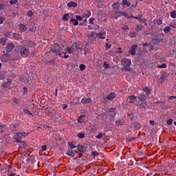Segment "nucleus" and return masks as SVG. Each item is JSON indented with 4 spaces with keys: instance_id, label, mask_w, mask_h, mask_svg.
I'll list each match as a JSON object with an SVG mask.
<instances>
[{
    "instance_id": "obj_44",
    "label": "nucleus",
    "mask_w": 176,
    "mask_h": 176,
    "mask_svg": "<svg viewBox=\"0 0 176 176\" xmlns=\"http://www.w3.org/2000/svg\"><path fill=\"white\" fill-rule=\"evenodd\" d=\"M29 46H31L32 47H34V46H36V44L32 41L29 42Z\"/></svg>"
},
{
    "instance_id": "obj_30",
    "label": "nucleus",
    "mask_w": 176,
    "mask_h": 176,
    "mask_svg": "<svg viewBox=\"0 0 176 176\" xmlns=\"http://www.w3.org/2000/svg\"><path fill=\"white\" fill-rule=\"evenodd\" d=\"M104 135H105V134L102 133H99L96 137L98 138V140H101V138H102Z\"/></svg>"
},
{
    "instance_id": "obj_42",
    "label": "nucleus",
    "mask_w": 176,
    "mask_h": 176,
    "mask_svg": "<svg viewBox=\"0 0 176 176\" xmlns=\"http://www.w3.org/2000/svg\"><path fill=\"white\" fill-rule=\"evenodd\" d=\"M131 19H135L136 20H138L139 21H140L141 19H142V15L140 16H133L131 17Z\"/></svg>"
},
{
    "instance_id": "obj_5",
    "label": "nucleus",
    "mask_w": 176,
    "mask_h": 176,
    "mask_svg": "<svg viewBox=\"0 0 176 176\" xmlns=\"http://www.w3.org/2000/svg\"><path fill=\"white\" fill-rule=\"evenodd\" d=\"M13 49H14V45H13V43H8L5 48V51H3V54L5 56H9V53H10Z\"/></svg>"
},
{
    "instance_id": "obj_63",
    "label": "nucleus",
    "mask_w": 176,
    "mask_h": 176,
    "mask_svg": "<svg viewBox=\"0 0 176 176\" xmlns=\"http://www.w3.org/2000/svg\"><path fill=\"white\" fill-rule=\"evenodd\" d=\"M133 8H135V6H137V3H135V4H133V5L131 6V8H133Z\"/></svg>"
},
{
    "instance_id": "obj_59",
    "label": "nucleus",
    "mask_w": 176,
    "mask_h": 176,
    "mask_svg": "<svg viewBox=\"0 0 176 176\" xmlns=\"http://www.w3.org/2000/svg\"><path fill=\"white\" fill-rule=\"evenodd\" d=\"M0 133H3V127L0 125Z\"/></svg>"
},
{
    "instance_id": "obj_50",
    "label": "nucleus",
    "mask_w": 176,
    "mask_h": 176,
    "mask_svg": "<svg viewBox=\"0 0 176 176\" xmlns=\"http://www.w3.org/2000/svg\"><path fill=\"white\" fill-rule=\"evenodd\" d=\"M10 3H11V5H13L14 3H17V0H10Z\"/></svg>"
},
{
    "instance_id": "obj_6",
    "label": "nucleus",
    "mask_w": 176,
    "mask_h": 176,
    "mask_svg": "<svg viewBox=\"0 0 176 176\" xmlns=\"http://www.w3.org/2000/svg\"><path fill=\"white\" fill-rule=\"evenodd\" d=\"M60 50H61V46L58 45V43L54 44L51 47V52H53V53H55V54H60Z\"/></svg>"
},
{
    "instance_id": "obj_26",
    "label": "nucleus",
    "mask_w": 176,
    "mask_h": 176,
    "mask_svg": "<svg viewBox=\"0 0 176 176\" xmlns=\"http://www.w3.org/2000/svg\"><path fill=\"white\" fill-rule=\"evenodd\" d=\"M85 116H80L78 119V123H83V122H85Z\"/></svg>"
},
{
    "instance_id": "obj_41",
    "label": "nucleus",
    "mask_w": 176,
    "mask_h": 176,
    "mask_svg": "<svg viewBox=\"0 0 176 176\" xmlns=\"http://www.w3.org/2000/svg\"><path fill=\"white\" fill-rule=\"evenodd\" d=\"M142 28H144V26L141 25H138L136 28V30L137 31H141V30H142Z\"/></svg>"
},
{
    "instance_id": "obj_56",
    "label": "nucleus",
    "mask_w": 176,
    "mask_h": 176,
    "mask_svg": "<svg viewBox=\"0 0 176 176\" xmlns=\"http://www.w3.org/2000/svg\"><path fill=\"white\" fill-rule=\"evenodd\" d=\"M47 148V146H46V145L42 146V151H46Z\"/></svg>"
},
{
    "instance_id": "obj_51",
    "label": "nucleus",
    "mask_w": 176,
    "mask_h": 176,
    "mask_svg": "<svg viewBox=\"0 0 176 176\" xmlns=\"http://www.w3.org/2000/svg\"><path fill=\"white\" fill-rule=\"evenodd\" d=\"M33 13L32 11H28V17H31V16H32Z\"/></svg>"
},
{
    "instance_id": "obj_31",
    "label": "nucleus",
    "mask_w": 176,
    "mask_h": 176,
    "mask_svg": "<svg viewBox=\"0 0 176 176\" xmlns=\"http://www.w3.org/2000/svg\"><path fill=\"white\" fill-rule=\"evenodd\" d=\"M103 67L104 69H108V68H109V64H108L107 61H104L103 63Z\"/></svg>"
},
{
    "instance_id": "obj_64",
    "label": "nucleus",
    "mask_w": 176,
    "mask_h": 176,
    "mask_svg": "<svg viewBox=\"0 0 176 176\" xmlns=\"http://www.w3.org/2000/svg\"><path fill=\"white\" fill-rule=\"evenodd\" d=\"M88 30H93V28H91V25H89V26H88Z\"/></svg>"
},
{
    "instance_id": "obj_60",
    "label": "nucleus",
    "mask_w": 176,
    "mask_h": 176,
    "mask_svg": "<svg viewBox=\"0 0 176 176\" xmlns=\"http://www.w3.org/2000/svg\"><path fill=\"white\" fill-rule=\"evenodd\" d=\"M27 90H28V89L26 87H23L24 94L27 93Z\"/></svg>"
},
{
    "instance_id": "obj_19",
    "label": "nucleus",
    "mask_w": 176,
    "mask_h": 176,
    "mask_svg": "<svg viewBox=\"0 0 176 176\" xmlns=\"http://www.w3.org/2000/svg\"><path fill=\"white\" fill-rule=\"evenodd\" d=\"M70 17H69V14H65L63 16L62 20L63 21H68V20H69Z\"/></svg>"
},
{
    "instance_id": "obj_25",
    "label": "nucleus",
    "mask_w": 176,
    "mask_h": 176,
    "mask_svg": "<svg viewBox=\"0 0 176 176\" xmlns=\"http://www.w3.org/2000/svg\"><path fill=\"white\" fill-rule=\"evenodd\" d=\"M69 23H72L73 25H78V24H79V22H78V20L74 19H72Z\"/></svg>"
},
{
    "instance_id": "obj_28",
    "label": "nucleus",
    "mask_w": 176,
    "mask_h": 176,
    "mask_svg": "<svg viewBox=\"0 0 176 176\" xmlns=\"http://www.w3.org/2000/svg\"><path fill=\"white\" fill-rule=\"evenodd\" d=\"M124 121H123V120H120L116 122V124L118 126H122L124 124Z\"/></svg>"
},
{
    "instance_id": "obj_17",
    "label": "nucleus",
    "mask_w": 176,
    "mask_h": 176,
    "mask_svg": "<svg viewBox=\"0 0 176 176\" xmlns=\"http://www.w3.org/2000/svg\"><path fill=\"white\" fill-rule=\"evenodd\" d=\"M130 104H134L135 100H137V97L135 96H131L129 97Z\"/></svg>"
},
{
    "instance_id": "obj_13",
    "label": "nucleus",
    "mask_w": 176,
    "mask_h": 176,
    "mask_svg": "<svg viewBox=\"0 0 176 176\" xmlns=\"http://www.w3.org/2000/svg\"><path fill=\"white\" fill-rule=\"evenodd\" d=\"M93 102V100L89 98H83L81 100V104H90V102Z\"/></svg>"
},
{
    "instance_id": "obj_46",
    "label": "nucleus",
    "mask_w": 176,
    "mask_h": 176,
    "mask_svg": "<svg viewBox=\"0 0 176 176\" xmlns=\"http://www.w3.org/2000/svg\"><path fill=\"white\" fill-rule=\"evenodd\" d=\"M168 125L173 124V119H169L166 121Z\"/></svg>"
},
{
    "instance_id": "obj_11",
    "label": "nucleus",
    "mask_w": 176,
    "mask_h": 176,
    "mask_svg": "<svg viewBox=\"0 0 176 176\" xmlns=\"http://www.w3.org/2000/svg\"><path fill=\"white\" fill-rule=\"evenodd\" d=\"M90 16H91V12H90L89 10H87L82 14V19H89Z\"/></svg>"
},
{
    "instance_id": "obj_48",
    "label": "nucleus",
    "mask_w": 176,
    "mask_h": 176,
    "mask_svg": "<svg viewBox=\"0 0 176 176\" xmlns=\"http://www.w3.org/2000/svg\"><path fill=\"white\" fill-rule=\"evenodd\" d=\"M5 21V17L0 16V24H2Z\"/></svg>"
},
{
    "instance_id": "obj_16",
    "label": "nucleus",
    "mask_w": 176,
    "mask_h": 176,
    "mask_svg": "<svg viewBox=\"0 0 176 176\" xmlns=\"http://www.w3.org/2000/svg\"><path fill=\"white\" fill-rule=\"evenodd\" d=\"M135 50H137V45H133L130 49L129 53H131V54H132V56H135Z\"/></svg>"
},
{
    "instance_id": "obj_35",
    "label": "nucleus",
    "mask_w": 176,
    "mask_h": 176,
    "mask_svg": "<svg viewBox=\"0 0 176 176\" xmlns=\"http://www.w3.org/2000/svg\"><path fill=\"white\" fill-rule=\"evenodd\" d=\"M158 68H167V65L166 63H162V65H159L158 66Z\"/></svg>"
},
{
    "instance_id": "obj_43",
    "label": "nucleus",
    "mask_w": 176,
    "mask_h": 176,
    "mask_svg": "<svg viewBox=\"0 0 176 176\" xmlns=\"http://www.w3.org/2000/svg\"><path fill=\"white\" fill-rule=\"evenodd\" d=\"M105 46H106V50H108L109 49H111V46H112V45L108 43H106Z\"/></svg>"
},
{
    "instance_id": "obj_21",
    "label": "nucleus",
    "mask_w": 176,
    "mask_h": 176,
    "mask_svg": "<svg viewBox=\"0 0 176 176\" xmlns=\"http://www.w3.org/2000/svg\"><path fill=\"white\" fill-rule=\"evenodd\" d=\"M124 16V17H126V19H131V17H133V14H130V15H128L127 14H126V12H120V16Z\"/></svg>"
},
{
    "instance_id": "obj_29",
    "label": "nucleus",
    "mask_w": 176,
    "mask_h": 176,
    "mask_svg": "<svg viewBox=\"0 0 176 176\" xmlns=\"http://www.w3.org/2000/svg\"><path fill=\"white\" fill-rule=\"evenodd\" d=\"M79 69L80 71H85V69H86V65H85V64H80L79 65Z\"/></svg>"
},
{
    "instance_id": "obj_12",
    "label": "nucleus",
    "mask_w": 176,
    "mask_h": 176,
    "mask_svg": "<svg viewBox=\"0 0 176 176\" xmlns=\"http://www.w3.org/2000/svg\"><path fill=\"white\" fill-rule=\"evenodd\" d=\"M10 83H12V79L7 78V82H4L3 83V87L9 88L10 86Z\"/></svg>"
},
{
    "instance_id": "obj_3",
    "label": "nucleus",
    "mask_w": 176,
    "mask_h": 176,
    "mask_svg": "<svg viewBox=\"0 0 176 176\" xmlns=\"http://www.w3.org/2000/svg\"><path fill=\"white\" fill-rule=\"evenodd\" d=\"M16 51L20 52L22 57H27L28 56H30V50L25 48L24 47L19 46V47L16 48Z\"/></svg>"
},
{
    "instance_id": "obj_2",
    "label": "nucleus",
    "mask_w": 176,
    "mask_h": 176,
    "mask_svg": "<svg viewBox=\"0 0 176 176\" xmlns=\"http://www.w3.org/2000/svg\"><path fill=\"white\" fill-rule=\"evenodd\" d=\"M121 64L123 65L124 71H131V68H130V65H131V60L124 58L121 60Z\"/></svg>"
},
{
    "instance_id": "obj_23",
    "label": "nucleus",
    "mask_w": 176,
    "mask_h": 176,
    "mask_svg": "<svg viewBox=\"0 0 176 176\" xmlns=\"http://www.w3.org/2000/svg\"><path fill=\"white\" fill-rule=\"evenodd\" d=\"M171 31V27L170 26H166L164 28V32L165 34H168Z\"/></svg>"
},
{
    "instance_id": "obj_57",
    "label": "nucleus",
    "mask_w": 176,
    "mask_h": 176,
    "mask_svg": "<svg viewBox=\"0 0 176 176\" xmlns=\"http://www.w3.org/2000/svg\"><path fill=\"white\" fill-rule=\"evenodd\" d=\"M175 98H176V96H172L168 98V100H175Z\"/></svg>"
},
{
    "instance_id": "obj_34",
    "label": "nucleus",
    "mask_w": 176,
    "mask_h": 176,
    "mask_svg": "<svg viewBox=\"0 0 176 176\" xmlns=\"http://www.w3.org/2000/svg\"><path fill=\"white\" fill-rule=\"evenodd\" d=\"M170 17L172 19H176V12L175 11H173L170 12Z\"/></svg>"
},
{
    "instance_id": "obj_20",
    "label": "nucleus",
    "mask_w": 176,
    "mask_h": 176,
    "mask_svg": "<svg viewBox=\"0 0 176 176\" xmlns=\"http://www.w3.org/2000/svg\"><path fill=\"white\" fill-rule=\"evenodd\" d=\"M122 6H126L127 8H129V6H130V5H131V3H130V2H129L127 0H122Z\"/></svg>"
},
{
    "instance_id": "obj_10",
    "label": "nucleus",
    "mask_w": 176,
    "mask_h": 176,
    "mask_svg": "<svg viewBox=\"0 0 176 176\" xmlns=\"http://www.w3.org/2000/svg\"><path fill=\"white\" fill-rule=\"evenodd\" d=\"M115 111H116V108H111L108 111V115L111 117V118H115V116H116V113L115 112Z\"/></svg>"
},
{
    "instance_id": "obj_55",
    "label": "nucleus",
    "mask_w": 176,
    "mask_h": 176,
    "mask_svg": "<svg viewBox=\"0 0 176 176\" xmlns=\"http://www.w3.org/2000/svg\"><path fill=\"white\" fill-rule=\"evenodd\" d=\"M157 42H159V39H153V40H152V43H157Z\"/></svg>"
},
{
    "instance_id": "obj_36",
    "label": "nucleus",
    "mask_w": 176,
    "mask_h": 176,
    "mask_svg": "<svg viewBox=\"0 0 176 176\" xmlns=\"http://www.w3.org/2000/svg\"><path fill=\"white\" fill-rule=\"evenodd\" d=\"M0 43L5 45L6 43V38H2L0 39Z\"/></svg>"
},
{
    "instance_id": "obj_47",
    "label": "nucleus",
    "mask_w": 176,
    "mask_h": 176,
    "mask_svg": "<svg viewBox=\"0 0 176 176\" xmlns=\"http://www.w3.org/2000/svg\"><path fill=\"white\" fill-rule=\"evenodd\" d=\"M69 146L72 149H74V148H76V146H74L72 142H69Z\"/></svg>"
},
{
    "instance_id": "obj_45",
    "label": "nucleus",
    "mask_w": 176,
    "mask_h": 176,
    "mask_svg": "<svg viewBox=\"0 0 176 176\" xmlns=\"http://www.w3.org/2000/svg\"><path fill=\"white\" fill-rule=\"evenodd\" d=\"M92 156H94V157H97V156H98V152L93 151L92 152Z\"/></svg>"
},
{
    "instance_id": "obj_7",
    "label": "nucleus",
    "mask_w": 176,
    "mask_h": 176,
    "mask_svg": "<svg viewBox=\"0 0 176 176\" xmlns=\"http://www.w3.org/2000/svg\"><path fill=\"white\" fill-rule=\"evenodd\" d=\"M96 35L99 39H105V36H107V33L105 32H101L99 33H96V32H92L91 34V36H94Z\"/></svg>"
},
{
    "instance_id": "obj_53",
    "label": "nucleus",
    "mask_w": 176,
    "mask_h": 176,
    "mask_svg": "<svg viewBox=\"0 0 176 176\" xmlns=\"http://www.w3.org/2000/svg\"><path fill=\"white\" fill-rule=\"evenodd\" d=\"M93 21H94V18L89 19V24H93Z\"/></svg>"
},
{
    "instance_id": "obj_62",
    "label": "nucleus",
    "mask_w": 176,
    "mask_h": 176,
    "mask_svg": "<svg viewBox=\"0 0 176 176\" xmlns=\"http://www.w3.org/2000/svg\"><path fill=\"white\" fill-rule=\"evenodd\" d=\"M4 6L3 4H0V10L3 9Z\"/></svg>"
},
{
    "instance_id": "obj_22",
    "label": "nucleus",
    "mask_w": 176,
    "mask_h": 176,
    "mask_svg": "<svg viewBox=\"0 0 176 176\" xmlns=\"http://www.w3.org/2000/svg\"><path fill=\"white\" fill-rule=\"evenodd\" d=\"M143 91L146 92V96H149V94H151V89L148 87H144Z\"/></svg>"
},
{
    "instance_id": "obj_18",
    "label": "nucleus",
    "mask_w": 176,
    "mask_h": 176,
    "mask_svg": "<svg viewBox=\"0 0 176 176\" xmlns=\"http://www.w3.org/2000/svg\"><path fill=\"white\" fill-rule=\"evenodd\" d=\"M111 16L114 17V19H118V17H120V12L113 11L111 12Z\"/></svg>"
},
{
    "instance_id": "obj_14",
    "label": "nucleus",
    "mask_w": 176,
    "mask_h": 176,
    "mask_svg": "<svg viewBox=\"0 0 176 176\" xmlns=\"http://www.w3.org/2000/svg\"><path fill=\"white\" fill-rule=\"evenodd\" d=\"M19 31V32H24V31H27V25L24 24H20Z\"/></svg>"
},
{
    "instance_id": "obj_49",
    "label": "nucleus",
    "mask_w": 176,
    "mask_h": 176,
    "mask_svg": "<svg viewBox=\"0 0 176 176\" xmlns=\"http://www.w3.org/2000/svg\"><path fill=\"white\" fill-rule=\"evenodd\" d=\"M122 30H124V31H127V30H129V26L127 25H124Z\"/></svg>"
},
{
    "instance_id": "obj_15",
    "label": "nucleus",
    "mask_w": 176,
    "mask_h": 176,
    "mask_svg": "<svg viewBox=\"0 0 176 176\" xmlns=\"http://www.w3.org/2000/svg\"><path fill=\"white\" fill-rule=\"evenodd\" d=\"M67 8H78V3L74 1L67 3Z\"/></svg>"
},
{
    "instance_id": "obj_33",
    "label": "nucleus",
    "mask_w": 176,
    "mask_h": 176,
    "mask_svg": "<svg viewBox=\"0 0 176 176\" xmlns=\"http://www.w3.org/2000/svg\"><path fill=\"white\" fill-rule=\"evenodd\" d=\"M67 155H68V156H71L72 157H74V156H75V153H74L72 151H67Z\"/></svg>"
},
{
    "instance_id": "obj_24",
    "label": "nucleus",
    "mask_w": 176,
    "mask_h": 176,
    "mask_svg": "<svg viewBox=\"0 0 176 176\" xmlns=\"http://www.w3.org/2000/svg\"><path fill=\"white\" fill-rule=\"evenodd\" d=\"M5 78H6L5 72H0V79L3 80Z\"/></svg>"
},
{
    "instance_id": "obj_52",
    "label": "nucleus",
    "mask_w": 176,
    "mask_h": 176,
    "mask_svg": "<svg viewBox=\"0 0 176 176\" xmlns=\"http://www.w3.org/2000/svg\"><path fill=\"white\" fill-rule=\"evenodd\" d=\"M170 27H172V28H176V24L175 23H170Z\"/></svg>"
},
{
    "instance_id": "obj_4",
    "label": "nucleus",
    "mask_w": 176,
    "mask_h": 176,
    "mask_svg": "<svg viewBox=\"0 0 176 176\" xmlns=\"http://www.w3.org/2000/svg\"><path fill=\"white\" fill-rule=\"evenodd\" d=\"M30 133L28 132H23V133H16L14 135V139L17 142H20L21 140H23V137H27Z\"/></svg>"
},
{
    "instance_id": "obj_54",
    "label": "nucleus",
    "mask_w": 176,
    "mask_h": 176,
    "mask_svg": "<svg viewBox=\"0 0 176 176\" xmlns=\"http://www.w3.org/2000/svg\"><path fill=\"white\" fill-rule=\"evenodd\" d=\"M146 21V19H140V23H145Z\"/></svg>"
},
{
    "instance_id": "obj_39",
    "label": "nucleus",
    "mask_w": 176,
    "mask_h": 176,
    "mask_svg": "<svg viewBox=\"0 0 176 176\" xmlns=\"http://www.w3.org/2000/svg\"><path fill=\"white\" fill-rule=\"evenodd\" d=\"M136 36H137V33L136 32H131L129 34V36H131V38H135Z\"/></svg>"
},
{
    "instance_id": "obj_40",
    "label": "nucleus",
    "mask_w": 176,
    "mask_h": 176,
    "mask_svg": "<svg viewBox=\"0 0 176 176\" xmlns=\"http://www.w3.org/2000/svg\"><path fill=\"white\" fill-rule=\"evenodd\" d=\"M77 137H78V138H85V133H78Z\"/></svg>"
},
{
    "instance_id": "obj_38",
    "label": "nucleus",
    "mask_w": 176,
    "mask_h": 176,
    "mask_svg": "<svg viewBox=\"0 0 176 176\" xmlns=\"http://www.w3.org/2000/svg\"><path fill=\"white\" fill-rule=\"evenodd\" d=\"M76 19L78 21H82V20H83V17L82 16H80L79 15H76Z\"/></svg>"
},
{
    "instance_id": "obj_9",
    "label": "nucleus",
    "mask_w": 176,
    "mask_h": 176,
    "mask_svg": "<svg viewBox=\"0 0 176 176\" xmlns=\"http://www.w3.org/2000/svg\"><path fill=\"white\" fill-rule=\"evenodd\" d=\"M115 97H116V94L111 93L109 95H107V96L106 98H104V101H107V100L108 101H112V100H113V98H115Z\"/></svg>"
},
{
    "instance_id": "obj_8",
    "label": "nucleus",
    "mask_w": 176,
    "mask_h": 176,
    "mask_svg": "<svg viewBox=\"0 0 176 176\" xmlns=\"http://www.w3.org/2000/svg\"><path fill=\"white\" fill-rule=\"evenodd\" d=\"M145 98H146L145 95L140 94L138 97L140 102H137L136 105H138V107H141V105H142V104H144V102H145Z\"/></svg>"
},
{
    "instance_id": "obj_61",
    "label": "nucleus",
    "mask_w": 176,
    "mask_h": 176,
    "mask_svg": "<svg viewBox=\"0 0 176 176\" xmlns=\"http://www.w3.org/2000/svg\"><path fill=\"white\" fill-rule=\"evenodd\" d=\"M67 104H63V109L64 110V109H65L66 108H67Z\"/></svg>"
},
{
    "instance_id": "obj_1",
    "label": "nucleus",
    "mask_w": 176,
    "mask_h": 176,
    "mask_svg": "<svg viewBox=\"0 0 176 176\" xmlns=\"http://www.w3.org/2000/svg\"><path fill=\"white\" fill-rule=\"evenodd\" d=\"M76 50H78V43H74L72 46L67 47L65 49V52H61L58 54V56L62 58H68L69 57V55L68 54H72Z\"/></svg>"
},
{
    "instance_id": "obj_58",
    "label": "nucleus",
    "mask_w": 176,
    "mask_h": 176,
    "mask_svg": "<svg viewBox=\"0 0 176 176\" xmlns=\"http://www.w3.org/2000/svg\"><path fill=\"white\" fill-rule=\"evenodd\" d=\"M149 123H150V124H151V126H153V124H155V121H153V120H150V121H149Z\"/></svg>"
},
{
    "instance_id": "obj_37",
    "label": "nucleus",
    "mask_w": 176,
    "mask_h": 176,
    "mask_svg": "<svg viewBox=\"0 0 176 176\" xmlns=\"http://www.w3.org/2000/svg\"><path fill=\"white\" fill-rule=\"evenodd\" d=\"M13 36L14 38H15V39H16L17 41H19L20 39V35L17 34L16 33H14L13 34Z\"/></svg>"
},
{
    "instance_id": "obj_32",
    "label": "nucleus",
    "mask_w": 176,
    "mask_h": 176,
    "mask_svg": "<svg viewBox=\"0 0 176 176\" xmlns=\"http://www.w3.org/2000/svg\"><path fill=\"white\" fill-rule=\"evenodd\" d=\"M24 113H25L26 115H31L32 116V113H31V111H30V110H28V109H25L23 110Z\"/></svg>"
},
{
    "instance_id": "obj_27",
    "label": "nucleus",
    "mask_w": 176,
    "mask_h": 176,
    "mask_svg": "<svg viewBox=\"0 0 176 176\" xmlns=\"http://www.w3.org/2000/svg\"><path fill=\"white\" fill-rule=\"evenodd\" d=\"M112 7L113 9H118V8H120V3H116L112 5Z\"/></svg>"
}]
</instances>
